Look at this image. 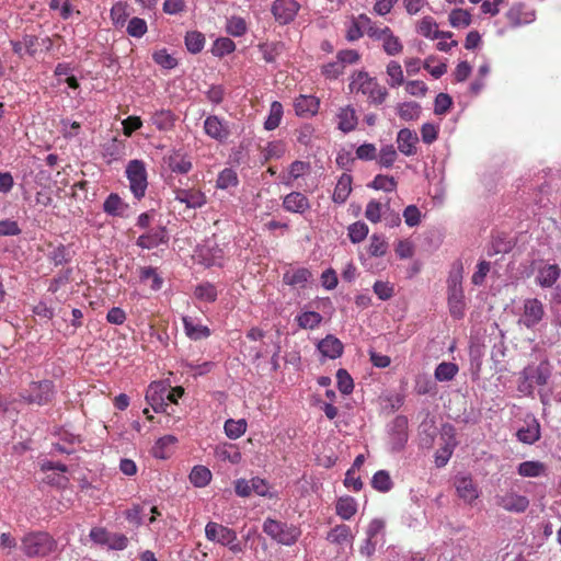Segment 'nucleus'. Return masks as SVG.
I'll list each match as a JSON object with an SVG mask.
<instances>
[{"label": "nucleus", "instance_id": "1a4fd4ad", "mask_svg": "<svg viewBox=\"0 0 561 561\" xmlns=\"http://www.w3.org/2000/svg\"><path fill=\"white\" fill-rule=\"evenodd\" d=\"M497 506L510 513H524L529 506L528 497L518 494L514 490H507L495 496Z\"/></svg>", "mask_w": 561, "mask_h": 561}, {"label": "nucleus", "instance_id": "6e6d98bb", "mask_svg": "<svg viewBox=\"0 0 561 561\" xmlns=\"http://www.w3.org/2000/svg\"><path fill=\"white\" fill-rule=\"evenodd\" d=\"M260 49L266 62H274L284 49L283 43L261 44Z\"/></svg>", "mask_w": 561, "mask_h": 561}, {"label": "nucleus", "instance_id": "bb28decb", "mask_svg": "<svg viewBox=\"0 0 561 561\" xmlns=\"http://www.w3.org/2000/svg\"><path fill=\"white\" fill-rule=\"evenodd\" d=\"M517 438L525 444H534L540 438V424L533 417L525 427L517 431Z\"/></svg>", "mask_w": 561, "mask_h": 561}, {"label": "nucleus", "instance_id": "ea45409f", "mask_svg": "<svg viewBox=\"0 0 561 561\" xmlns=\"http://www.w3.org/2000/svg\"><path fill=\"white\" fill-rule=\"evenodd\" d=\"M224 430H225L226 435L230 439H237L245 433L247 421L244 419H240V420L229 419L225 422Z\"/></svg>", "mask_w": 561, "mask_h": 561}, {"label": "nucleus", "instance_id": "680f3d73", "mask_svg": "<svg viewBox=\"0 0 561 561\" xmlns=\"http://www.w3.org/2000/svg\"><path fill=\"white\" fill-rule=\"evenodd\" d=\"M195 296L197 299L213 302L217 298V290L210 283H204L195 288Z\"/></svg>", "mask_w": 561, "mask_h": 561}, {"label": "nucleus", "instance_id": "a211bd4d", "mask_svg": "<svg viewBox=\"0 0 561 561\" xmlns=\"http://www.w3.org/2000/svg\"><path fill=\"white\" fill-rule=\"evenodd\" d=\"M398 150L407 156H414L416 153V145L419 142L417 134L409 128H402L397 135Z\"/></svg>", "mask_w": 561, "mask_h": 561}, {"label": "nucleus", "instance_id": "4c0bfd02", "mask_svg": "<svg viewBox=\"0 0 561 561\" xmlns=\"http://www.w3.org/2000/svg\"><path fill=\"white\" fill-rule=\"evenodd\" d=\"M309 163L296 160L290 167L287 175L282 179L283 184L286 186H293V182L305 174L309 170Z\"/></svg>", "mask_w": 561, "mask_h": 561}, {"label": "nucleus", "instance_id": "e433bc0d", "mask_svg": "<svg viewBox=\"0 0 561 561\" xmlns=\"http://www.w3.org/2000/svg\"><path fill=\"white\" fill-rule=\"evenodd\" d=\"M546 467L540 461H524L518 465L517 472L522 477L536 478L545 473Z\"/></svg>", "mask_w": 561, "mask_h": 561}, {"label": "nucleus", "instance_id": "3c124183", "mask_svg": "<svg viewBox=\"0 0 561 561\" xmlns=\"http://www.w3.org/2000/svg\"><path fill=\"white\" fill-rule=\"evenodd\" d=\"M382 47L387 55L394 56L402 51V44L400 39L394 36L392 31L390 30L388 34L382 39Z\"/></svg>", "mask_w": 561, "mask_h": 561}, {"label": "nucleus", "instance_id": "6ab92c4d", "mask_svg": "<svg viewBox=\"0 0 561 561\" xmlns=\"http://www.w3.org/2000/svg\"><path fill=\"white\" fill-rule=\"evenodd\" d=\"M320 101L313 95H299L294 101V108L298 116L309 117L318 113Z\"/></svg>", "mask_w": 561, "mask_h": 561}, {"label": "nucleus", "instance_id": "a18cd8bd", "mask_svg": "<svg viewBox=\"0 0 561 561\" xmlns=\"http://www.w3.org/2000/svg\"><path fill=\"white\" fill-rule=\"evenodd\" d=\"M458 366L450 362L440 363L435 369V379L438 381H449L454 379V377L458 373Z\"/></svg>", "mask_w": 561, "mask_h": 561}, {"label": "nucleus", "instance_id": "338daca9", "mask_svg": "<svg viewBox=\"0 0 561 561\" xmlns=\"http://www.w3.org/2000/svg\"><path fill=\"white\" fill-rule=\"evenodd\" d=\"M387 249H388V243L386 242V240L381 236L374 234L370 238V243H369L368 252L373 256H382V255H385L386 252H387Z\"/></svg>", "mask_w": 561, "mask_h": 561}, {"label": "nucleus", "instance_id": "39448f33", "mask_svg": "<svg viewBox=\"0 0 561 561\" xmlns=\"http://www.w3.org/2000/svg\"><path fill=\"white\" fill-rule=\"evenodd\" d=\"M55 542L47 533H31L22 540V550L28 557H44L53 551Z\"/></svg>", "mask_w": 561, "mask_h": 561}, {"label": "nucleus", "instance_id": "de8ad7c7", "mask_svg": "<svg viewBox=\"0 0 561 561\" xmlns=\"http://www.w3.org/2000/svg\"><path fill=\"white\" fill-rule=\"evenodd\" d=\"M296 321L301 329H314L321 321L322 316L316 311H306L296 317Z\"/></svg>", "mask_w": 561, "mask_h": 561}, {"label": "nucleus", "instance_id": "4be33fe9", "mask_svg": "<svg viewBox=\"0 0 561 561\" xmlns=\"http://www.w3.org/2000/svg\"><path fill=\"white\" fill-rule=\"evenodd\" d=\"M336 119L337 128L343 133H350L354 130L358 124L356 112L350 105L340 108L339 113L336 114Z\"/></svg>", "mask_w": 561, "mask_h": 561}, {"label": "nucleus", "instance_id": "5701e85b", "mask_svg": "<svg viewBox=\"0 0 561 561\" xmlns=\"http://www.w3.org/2000/svg\"><path fill=\"white\" fill-rule=\"evenodd\" d=\"M561 268L557 264L545 265L539 268L536 283L542 288H550L558 280Z\"/></svg>", "mask_w": 561, "mask_h": 561}, {"label": "nucleus", "instance_id": "f704fd0d", "mask_svg": "<svg viewBox=\"0 0 561 561\" xmlns=\"http://www.w3.org/2000/svg\"><path fill=\"white\" fill-rule=\"evenodd\" d=\"M191 483L196 488L206 486L211 480V472L205 466H195L190 476Z\"/></svg>", "mask_w": 561, "mask_h": 561}, {"label": "nucleus", "instance_id": "dca6fc26", "mask_svg": "<svg viewBox=\"0 0 561 561\" xmlns=\"http://www.w3.org/2000/svg\"><path fill=\"white\" fill-rule=\"evenodd\" d=\"M204 130L210 138L224 142L230 136L227 122L216 115L208 116L204 122Z\"/></svg>", "mask_w": 561, "mask_h": 561}, {"label": "nucleus", "instance_id": "49530a36", "mask_svg": "<svg viewBox=\"0 0 561 561\" xmlns=\"http://www.w3.org/2000/svg\"><path fill=\"white\" fill-rule=\"evenodd\" d=\"M205 45V36L197 31L187 32L185 35V46L192 54L199 53Z\"/></svg>", "mask_w": 561, "mask_h": 561}, {"label": "nucleus", "instance_id": "b1692460", "mask_svg": "<svg viewBox=\"0 0 561 561\" xmlns=\"http://www.w3.org/2000/svg\"><path fill=\"white\" fill-rule=\"evenodd\" d=\"M456 491L465 502L471 503L478 497V490L469 477H459L455 480Z\"/></svg>", "mask_w": 561, "mask_h": 561}, {"label": "nucleus", "instance_id": "864d4df0", "mask_svg": "<svg viewBox=\"0 0 561 561\" xmlns=\"http://www.w3.org/2000/svg\"><path fill=\"white\" fill-rule=\"evenodd\" d=\"M387 75L390 78L388 81L390 87L394 88L403 83V71L399 62L394 60L390 61L387 66Z\"/></svg>", "mask_w": 561, "mask_h": 561}, {"label": "nucleus", "instance_id": "a19ab883", "mask_svg": "<svg viewBox=\"0 0 561 561\" xmlns=\"http://www.w3.org/2000/svg\"><path fill=\"white\" fill-rule=\"evenodd\" d=\"M178 442L173 435H165L159 438L153 446L152 453L156 458L167 459L169 457V447L175 445Z\"/></svg>", "mask_w": 561, "mask_h": 561}, {"label": "nucleus", "instance_id": "7c9ffc66", "mask_svg": "<svg viewBox=\"0 0 561 561\" xmlns=\"http://www.w3.org/2000/svg\"><path fill=\"white\" fill-rule=\"evenodd\" d=\"M215 456L222 461H229L237 465L241 461V453L231 444H221L216 446Z\"/></svg>", "mask_w": 561, "mask_h": 561}, {"label": "nucleus", "instance_id": "7ed1b4c3", "mask_svg": "<svg viewBox=\"0 0 561 561\" xmlns=\"http://www.w3.org/2000/svg\"><path fill=\"white\" fill-rule=\"evenodd\" d=\"M352 92H362L368 95L373 103L381 104L385 102L388 92L386 88L378 84V82L370 78L367 72L359 71L355 73L350 83Z\"/></svg>", "mask_w": 561, "mask_h": 561}, {"label": "nucleus", "instance_id": "473e14b6", "mask_svg": "<svg viewBox=\"0 0 561 561\" xmlns=\"http://www.w3.org/2000/svg\"><path fill=\"white\" fill-rule=\"evenodd\" d=\"M336 514L344 520L351 519L357 512V503L351 496L340 497L335 506Z\"/></svg>", "mask_w": 561, "mask_h": 561}, {"label": "nucleus", "instance_id": "ddd939ff", "mask_svg": "<svg viewBox=\"0 0 561 561\" xmlns=\"http://www.w3.org/2000/svg\"><path fill=\"white\" fill-rule=\"evenodd\" d=\"M172 393L169 387L161 382H153L149 386L146 400L156 412H165V408L169 405L165 396Z\"/></svg>", "mask_w": 561, "mask_h": 561}, {"label": "nucleus", "instance_id": "0eeeda50", "mask_svg": "<svg viewBox=\"0 0 561 561\" xmlns=\"http://www.w3.org/2000/svg\"><path fill=\"white\" fill-rule=\"evenodd\" d=\"M54 397V385L49 380L33 381L22 393V398L27 403L44 405L51 401Z\"/></svg>", "mask_w": 561, "mask_h": 561}, {"label": "nucleus", "instance_id": "20e7f679", "mask_svg": "<svg viewBox=\"0 0 561 561\" xmlns=\"http://www.w3.org/2000/svg\"><path fill=\"white\" fill-rule=\"evenodd\" d=\"M263 531L273 540L284 546L294 545L300 536V530L298 527L282 523L273 518H266L264 520Z\"/></svg>", "mask_w": 561, "mask_h": 561}, {"label": "nucleus", "instance_id": "6e6552de", "mask_svg": "<svg viewBox=\"0 0 561 561\" xmlns=\"http://www.w3.org/2000/svg\"><path fill=\"white\" fill-rule=\"evenodd\" d=\"M197 256L207 267L222 266L225 260L224 249L213 239L206 240L197 249Z\"/></svg>", "mask_w": 561, "mask_h": 561}, {"label": "nucleus", "instance_id": "423d86ee", "mask_svg": "<svg viewBox=\"0 0 561 561\" xmlns=\"http://www.w3.org/2000/svg\"><path fill=\"white\" fill-rule=\"evenodd\" d=\"M126 176L129 181V188L137 199L145 196L148 182L145 163L141 160H130L126 167Z\"/></svg>", "mask_w": 561, "mask_h": 561}, {"label": "nucleus", "instance_id": "cd10ccee", "mask_svg": "<svg viewBox=\"0 0 561 561\" xmlns=\"http://www.w3.org/2000/svg\"><path fill=\"white\" fill-rule=\"evenodd\" d=\"M128 209V204H126L117 194L111 193L104 204L103 210L110 216H118L123 217Z\"/></svg>", "mask_w": 561, "mask_h": 561}, {"label": "nucleus", "instance_id": "f3484780", "mask_svg": "<svg viewBox=\"0 0 561 561\" xmlns=\"http://www.w3.org/2000/svg\"><path fill=\"white\" fill-rule=\"evenodd\" d=\"M169 240L167 229L164 227H157L150 229L146 233L138 237L136 244L141 249H153L160 244L167 243Z\"/></svg>", "mask_w": 561, "mask_h": 561}, {"label": "nucleus", "instance_id": "0e129e2a", "mask_svg": "<svg viewBox=\"0 0 561 561\" xmlns=\"http://www.w3.org/2000/svg\"><path fill=\"white\" fill-rule=\"evenodd\" d=\"M417 32L424 37L435 39L433 33L438 32L437 23L432 16H424L417 25Z\"/></svg>", "mask_w": 561, "mask_h": 561}, {"label": "nucleus", "instance_id": "e2e57ef3", "mask_svg": "<svg viewBox=\"0 0 561 561\" xmlns=\"http://www.w3.org/2000/svg\"><path fill=\"white\" fill-rule=\"evenodd\" d=\"M370 186L375 190H381L385 192H393L397 187V182L392 176L378 174L375 176Z\"/></svg>", "mask_w": 561, "mask_h": 561}, {"label": "nucleus", "instance_id": "603ef678", "mask_svg": "<svg viewBox=\"0 0 561 561\" xmlns=\"http://www.w3.org/2000/svg\"><path fill=\"white\" fill-rule=\"evenodd\" d=\"M236 49V44L229 37H220L217 38L213 45V54L217 57H222L228 55Z\"/></svg>", "mask_w": 561, "mask_h": 561}, {"label": "nucleus", "instance_id": "13d9d810", "mask_svg": "<svg viewBox=\"0 0 561 561\" xmlns=\"http://www.w3.org/2000/svg\"><path fill=\"white\" fill-rule=\"evenodd\" d=\"M152 124L160 130H168L173 126V115L170 111H159L152 116Z\"/></svg>", "mask_w": 561, "mask_h": 561}, {"label": "nucleus", "instance_id": "c9c22d12", "mask_svg": "<svg viewBox=\"0 0 561 561\" xmlns=\"http://www.w3.org/2000/svg\"><path fill=\"white\" fill-rule=\"evenodd\" d=\"M110 16L115 27H123L129 16L127 3L122 1L114 3Z\"/></svg>", "mask_w": 561, "mask_h": 561}, {"label": "nucleus", "instance_id": "c03bdc74", "mask_svg": "<svg viewBox=\"0 0 561 561\" xmlns=\"http://www.w3.org/2000/svg\"><path fill=\"white\" fill-rule=\"evenodd\" d=\"M371 486L379 492H388L392 489L393 482L386 470L377 471L371 479Z\"/></svg>", "mask_w": 561, "mask_h": 561}, {"label": "nucleus", "instance_id": "58836bf2", "mask_svg": "<svg viewBox=\"0 0 561 561\" xmlns=\"http://www.w3.org/2000/svg\"><path fill=\"white\" fill-rule=\"evenodd\" d=\"M226 32L234 37L243 36L248 32V24L243 18L232 15L227 19Z\"/></svg>", "mask_w": 561, "mask_h": 561}, {"label": "nucleus", "instance_id": "412c9836", "mask_svg": "<svg viewBox=\"0 0 561 561\" xmlns=\"http://www.w3.org/2000/svg\"><path fill=\"white\" fill-rule=\"evenodd\" d=\"M318 350L324 357L335 359L343 353V343L330 334L319 342Z\"/></svg>", "mask_w": 561, "mask_h": 561}, {"label": "nucleus", "instance_id": "f03ea898", "mask_svg": "<svg viewBox=\"0 0 561 561\" xmlns=\"http://www.w3.org/2000/svg\"><path fill=\"white\" fill-rule=\"evenodd\" d=\"M205 537L211 542L227 547L232 553L243 551V545L238 539L236 530L216 522H208L205 526Z\"/></svg>", "mask_w": 561, "mask_h": 561}, {"label": "nucleus", "instance_id": "2f4dec72", "mask_svg": "<svg viewBox=\"0 0 561 561\" xmlns=\"http://www.w3.org/2000/svg\"><path fill=\"white\" fill-rule=\"evenodd\" d=\"M351 185H352V176L347 173H343L340 176V179L336 183V186L334 188L333 196H332L333 201L335 203H340V204L344 203L347 199V197L352 191Z\"/></svg>", "mask_w": 561, "mask_h": 561}, {"label": "nucleus", "instance_id": "4d7b16f0", "mask_svg": "<svg viewBox=\"0 0 561 561\" xmlns=\"http://www.w3.org/2000/svg\"><path fill=\"white\" fill-rule=\"evenodd\" d=\"M147 22L140 18H133L127 24L126 32L129 36L140 38L147 33Z\"/></svg>", "mask_w": 561, "mask_h": 561}, {"label": "nucleus", "instance_id": "f8f14e48", "mask_svg": "<svg viewBox=\"0 0 561 561\" xmlns=\"http://www.w3.org/2000/svg\"><path fill=\"white\" fill-rule=\"evenodd\" d=\"M543 316L545 309L542 302L537 298H528L524 301L519 323L531 329L542 320Z\"/></svg>", "mask_w": 561, "mask_h": 561}, {"label": "nucleus", "instance_id": "72a5a7b5", "mask_svg": "<svg viewBox=\"0 0 561 561\" xmlns=\"http://www.w3.org/2000/svg\"><path fill=\"white\" fill-rule=\"evenodd\" d=\"M397 113L405 122L416 121L421 114V106L416 102H403L398 104Z\"/></svg>", "mask_w": 561, "mask_h": 561}, {"label": "nucleus", "instance_id": "bf43d9fd", "mask_svg": "<svg viewBox=\"0 0 561 561\" xmlns=\"http://www.w3.org/2000/svg\"><path fill=\"white\" fill-rule=\"evenodd\" d=\"M398 158V153L392 145H386L380 149L378 162L383 168H391Z\"/></svg>", "mask_w": 561, "mask_h": 561}, {"label": "nucleus", "instance_id": "c756f323", "mask_svg": "<svg viewBox=\"0 0 561 561\" xmlns=\"http://www.w3.org/2000/svg\"><path fill=\"white\" fill-rule=\"evenodd\" d=\"M311 276L312 274L309 270L301 267L286 272L283 276V280L290 286L305 287Z\"/></svg>", "mask_w": 561, "mask_h": 561}, {"label": "nucleus", "instance_id": "9d476101", "mask_svg": "<svg viewBox=\"0 0 561 561\" xmlns=\"http://www.w3.org/2000/svg\"><path fill=\"white\" fill-rule=\"evenodd\" d=\"M408 419L403 415H398L389 425V439L391 449L393 451L402 450L408 442Z\"/></svg>", "mask_w": 561, "mask_h": 561}, {"label": "nucleus", "instance_id": "393cba45", "mask_svg": "<svg viewBox=\"0 0 561 561\" xmlns=\"http://www.w3.org/2000/svg\"><path fill=\"white\" fill-rule=\"evenodd\" d=\"M183 327L185 334L194 341L207 339L210 335V330L208 327L203 325L198 322H196L191 317H183Z\"/></svg>", "mask_w": 561, "mask_h": 561}, {"label": "nucleus", "instance_id": "f257e3e1", "mask_svg": "<svg viewBox=\"0 0 561 561\" xmlns=\"http://www.w3.org/2000/svg\"><path fill=\"white\" fill-rule=\"evenodd\" d=\"M551 376L549 362L543 360L538 365L529 364L519 374L517 390L524 396H531L536 386L547 385Z\"/></svg>", "mask_w": 561, "mask_h": 561}, {"label": "nucleus", "instance_id": "4468645a", "mask_svg": "<svg viewBox=\"0 0 561 561\" xmlns=\"http://www.w3.org/2000/svg\"><path fill=\"white\" fill-rule=\"evenodd\" d=\"M174 199L193 209L201 208L207 203L206 195L197 188L178 187L174 190Z\"/></svg>", "mask_w": 561, "mask_h": 561}, {"label": "nucleus", "instance_id": "c85d7f7f", "mask_svg": "<svg viewBox=\"0 0 561 561\" xmlns=\"http://www.w3.org/2000/svg\"><path fill=\"white\" fill-rule=\"evenodd\" d=\"M168 167L172 172L186 174L192 169L191 160L181 152H173L167 159Z\"/></svg>", "mask_w": 561, "mask_h": 561}, {"label": "nucleus", "instance_id": "052dcab7", "mask_svg": "<svg viewBox=\"0 0 561 561\" xmlns=\"http://www.w3.org/2000/svg\"><path fill=\"white\" fill-rule=\"evenodd\" d=\"M368 234V227L363 221H356L348 227V237L353 243L363 241Z\"/></svg>", "mask_w": 561, "mask_h": 561}, {"label": "nucleus", "instance_id": "37998d69", "mask_svg": "<svg viewBox=\"0 0 561 561\" xmlns=\"http://www.w3.org/2000/svg\"><path fill=\"white\" fill-rule=\"evenodd\" d=\"M282 117H283V105L279 102L274 101L271 104L268 116L264 123L265 129L274 130L275 128H277L280 124Z\"/></svg>", "mask_w": 561, "mask_h": 561}, {"label": "nucleus", "instance_id": "774afa93", "mask_svg": "<svg viewBox=\"0 0 561 561\" xmlns=\"http://www.w3.org/2000/svg\"><path fill=\"white\" fill-rule=\"evenodd\" d=\"M49 259L55 265L66 264L70 261V253L66 245L59 244L49 252Z\"/></svg>", "mask_w": 561, "mask_h": 561}, {"label": "nucleus", "instance_id": "79ce46f5", "mask_svg": "<svg viewBox=\"0 0 561 561\" xmlns=\"http://www.w3.org/2000/svg\"><path fill=\"white\" fill-rule=\"evenodd\" d=\"M351 528L347 525L341 524L335 526L327 536V539L332 543L342 545L352 539Z\"/></svg>", "mask_w": 561, "mask_h": 561}, {"label": "nucleus", "instance_id": "a878e982", "mask_svg": "<svg viewBox=\"0 0 561 561\" xmlns=\"http://www.w3.org/2000/svg\"><path fill=\"white\" fill-rule=\"evenodd\" d=\"M448 307L453 318L461 319L465 314V295L461 290H448Z\"/></svg>", "mask_w": 561, "mask_h": 561}, {"label": "nucleus", "instance_id": "8fccbe9b", "mask_svg": "<svg viewBox=\"0 0 561 561\" xmlns=\"http://www.w3.org/2000/svg\"><path fill=\"white\" fill-rule=\"evenodd\" d=\"M449 23L453 27L463 28L471 24V15L462 9H455L449 13Z\"/></svg>", "mask_w": 561, "mask_h": 561}, {"label": "nucleus", "instance_id": "69168bd1", "mask_svg": "<svg viewBox=\"0 0 561 561\" xmlns=\"http://www.w3.org/2000/svg\"><path fill=\"white\" fill-rule=\"evenodd\" d=\"M337 388L343 394H350L354 389V382L345 369H339L336 373Z\"/></svg>", "mask_w": 561, "mask_h": 561}, {"label": "nucleus", "instance_id": "2eb2a0df", "mask_svg": "<svg viewBox=\"0 0 561 561\" xmlns=\"http://www.w3.org/2000/svg\"><path fill=\"white\" fill-rule=\"evenodd\" d=\"M505 16L512 27H518L534 22L536 13L525 4L517 3L511 7V9L505 13Z\"/></svg>", "mask_w": 561, "mask_h": 561}, {"label": "nucleus", "instance_id": "5fc2aeb1", "mask_svg": "<svg viewBox=\"0 0 561 561\" xmlns=\"http://www.w3.org/2000/svg\"><path fill=\"white\" fill-rule=\"evenodd\" d=\"M152 59L164 69H173L178 66V60L165 48L154 51Z\"/></svg>", "mask_w": 561, "mask_h": 561}, {"label": "nucleus", "instance_id": "09e8293b", "mask_svg": "<svg viewBox=\"0 0 561 561\" xmlns=\"http://www.w3.org/2000/svg\"><path fill=\"white\" fill-rule=\"evenodd\" d=\"M239 183L238 175L236 171L230 168L224 169L217 179L216 186L220 190H227L229 187H234Z\"/></svg>", "mask_w": 561, "mask_h": 561}, {"label": "nucleus", "instance_id": "9b49d317", "mask_svg": "<svg viewBox=\"0 0 561 561\" xmlns=\"http://www.w3.org/2000/svg\"><path fill=\"white\" fill-rule=\"evenodd\" d=\"M300 10V4L296 0H275L271 12L276 22L286 25L293 22Z\"/></svg>", "mask_w": 561, "mask_h": 561}, {"label": "nucleus", "instance_id": "aec40b11", "mask_svg": "<svg viewBox=\"0 0 561 561\" xmlns=\"http://www.w3.org/2000/svg\"><path fill=\"white\" fill-rule=\"evenodd\" d=\"M283 207L295 214H305L310 208L309 199L300 192H291L284 197Z\"/></svg>", "mask_w": 561, "mask_h": 561}]
</instances>
